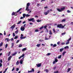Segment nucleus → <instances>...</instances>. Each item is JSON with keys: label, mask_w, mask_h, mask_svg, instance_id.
<instances>
[{"label": "nucleus", "mask_w": 73, "mask_h": 73, "mask_svg": "<svg viewBox=\"0 0 73 73\" xmlns=\"http://www.w3.org/2000/svg\"><path fill=\"white\" fill-rule=\"evenodd\" d=\"M57 27V28H62V29L64 28V25H62V24H58Z\"/></svg>", "instance_id": "nucleus-1"}, {"label": "nucleus", "mask_w": 73, "mask_h": 73, "mask_svg": "<svg viewBox=\"0 0 73 73\" xmlns=\"http://www.w3.org/2000/svg\"><path fill=\"white\" fill-rule=\"evenodd\" d=\"M65 34H66V33H62V35H63H63H64Z\"/></svg>", "instance_id": "nucleus-43"}, {"label": "nucleus", "mask_w": 73, "mask_h": 73, "mask_svg": "<svg viewBox=\"0 0 73 73\" xmlns=\"http://www.w3.org/2000/svg\"><path fill=\"white\" fill-rule=\"evenodd\" d=\"M69 44V42H68L66 43V45H68V44Z\"/></svg>", "instance_id": "nucleus-50"}, {"label": "nucleus", "mask_w": 73, "mask_h": 73, "mask_svg": "<svg viewBox=\"0 0 73 73\" xmlns=\"http://www.w3.org/2000/svg\"><path fill=\"white\" fill-rule=\"evenodd\" d=\"M70 68H69L68 69V70H67V72H69V71H70Z\"/></svg>", "instance_id": "nucleus-40"}, {"label": "nucleus", "mask_w": 73, "mask_h": 73, "mask_svg": "<svg viewBox=\"0 0 73 73\" xmlns=\"http://www.w3.org/2000/svg\"><path fill=\"white\" fill-rule=\"evenodd\" d=\"M50 54V53H48L47 54V56H49Z\"/></svg>", "instance_id": "nucleus-64"}, {"label": "nucleus", "mask_w": 73, "mask_h": 73, "mask_svg": "<svg viewBox=\"0 0 73 73\" xmlns=\"http://www.w3.org/2000/svg\"><path fill=\"white\" fill-rule=\"evenodd\" d=\"M35 31L36 32H38L39 31H38V29H36L35 30Z\"/></svg>", "instance_id": "nucleus-53"}, {"label": "nucleus", "mask_w": 73, "mask_h": 73, "mask_svg": "<svg viewBox=\"0 0 73 73\" xmlns=\"http://www.w3.org/2000/svg\"><path fill=\"white\" fill-rule=\"evenodd\" d=\"M26 37H20V38L21 39H24V38H26Z\"/></svg>", "instance_id": "nucleus-29"}, {"label": "nucleus", "mask_w": 73, "mask_h": 73, "mask_svg": "<svg viewBox=\"0 0 73 73\" xmlns=\"http://www.w3.org/2000/svg\"><path fill=\"white\" fill-rule=\"evenodd\" d=\"M23 45L22 44H20L19 46V48H21V47H22V46Z\"/></svg>", "instance_id": "nucleus-28"}, {"label": "nucleus", "mask_w": 73, "mask_h": 73, "mask_svg": "<svg viewBox=\"0 0 73 73\" xmlns=\"http://www.w3.org/2000/svg\"><path fill=\"white\" fill-rule=\"evenodd\" d=\"M54 60H55V61L56 62H58V60L57 58H54Z\"/></svg>", "instance_id": "nucleus-9"}, {"label": "nucleus", "mask_w": 73, "mask_h": 73, "mask_svg": "<svg viewBox=\"0 0 73 73\" xmlns=\"http://www.w3.org/2000/svg\"><path fill=\"white\" fill-rule=\"evenodd\" d=\"M44 72H46V73H48L49 70L48 69H46L44 70Z\"/></svg>", "instance_id": "nucleus-11"}, {"label": "nucleus", "mask_w": 73, "mask_h": 73, "mask_svg": "<svg viewBox=\"0 0 73 73\" xmlns=\"http://www.w3.org/2000/svg\"><path fill=\"white\" fill-rule=\"evenodd\" d=\"M53 31L54 33H55V32H56V31H55V29H53Z\"/></svg>", "instance_id": "nucleus-47"}, {"label": "nucleus", "mask_w": 73, "mask_h": 73, "mask_svg": "<svg viewBox=\"0 0 73 73\" xmlns=\"http://www.w3.org/2000/svg\"><path fill=\"white\" fill-rule=\"evenodd\" d=\"M66 21V19H63L62 21H61V22H65V21Z\"/></svg>", "instance_id": "nucleus-24"}, {"label": "nucleus", "mask_w": 73, "mask_h": 73, "mask_svg": "<svg viewBox=\"0 0 73 73\" xmlns=\"http://www.w3.org/2000/svg\"><path fill=\"white\" fill-rule=\"evenodd\" d=\"M65 7L61 8L60 9V10H61V11H64V10L65 9Z\"/></svg>", "instance_id": "nucleus-13"}, {"label": "nucleus", "mask_w": 73, "mask_h": 73, "mask_svg": "<svg viewBox=\"0 0 73 73\" xmlns=\"http://www.w3.org/2000/svg\"><path fill=\"white\" fill-rule=\"evenodd\" d=\"M3 42H1L0 44V46L1 47L3 45Z\"/></svg>", "instance_id": "nucleus-25"}, {"label": "nucleus", "mask_w": 73, "mask_h": 73, "mask_svg": "<svg viewBox=\"0 0 73 73\" xmlns=\"http://www.w3.org/2000/svg\"><path fill=\"white\" fill-rule=\"evenodd\" d=\"M48 8V6H46L44 7V9H47Z\"/></svg>", "instance_id": "nucleus-60"}, {"label": "nucleus", "mask_w": 73, "mask_h": 73, "mask_svg": "<svg viewBox=\"0 0 73 73\" xmlns=\"http://www.w3.org/2000/svg\"><path fill=\"white\" fill-rule=\"evenodd\" d=\"M58 71H55L54 72V73H58Z\"/></svg>", "instance_id": "nucleus-56"}, {"label": "nucleus", "mask_w": 73, "mask_h": 73, "mask_svg": "<svg viewBox=\"0 0 73 73\" xmlns=\"http://www.w3.org/2000/svg\"><path fill=\"white\" fill-rule=\"evenodd\" d=\"M46 12L47 13H49L50 12V10H47Z\"/></svg>", "instance_id": "nucleus-39"}, {"label": "nucleus", "mask_w": 73, "mask_h": 73, "mask_svg": "<svg viewBox=\"0 0 73 73\" xmlns=\"http://www.w3.org/2000/svg\"><path fill=\"white\" fill-rule=\"evenodd\" d=\"M32 72H35V70H34V68H32V70H31Z\"/></svg>", "instance_id": "nucleus-36"}, {"label": "nucleus", "mask_w": 73, "mask_h": 73, "mask_svg": "<svg viewBox=\"0 0 73 73\" xmlns=\"http://www.w3.org/2000/svg\"><path fill=\"white\" fill-rule=\"evenodd\" d=\"M16 64L17 65H19V60L17 61V62L16 63Z\"/></svg>", "instance_id": "nucleus-15"}, {"label": "nucleus", "mask_w": 73, "mask_h": 73, "mask_svg": "<svg viewBox=\"0 0 73 73\" xmlns=\"http://www.w3.org/2000/svg\"><path fill=\"white\" fill-rule=\"evenodd\" d=\"M30 5V3H27V6H26V10H27V11H29V9H28V8H29V7Z\"/></svg>", "instance_id": "nucleus-2"}, {"label": "nucleus", "mask_w": 73, "mask_h": 73, "mask_svg": "<svg viewBox=\"0 0 73 73\" xmlns=\"http://www.w3.org/2000/svg\"><path fill=\"white\" fill-rule=\"evenodd\" d=\"M21 9H22V8H21L18 10L17 11V12H15V14H16L15 15V16H16L17 15V14H16V13H18V12H19V11H21Z\"/></svg>", "instance_id": "nucleus-3"}, {"label": "nucleus", "mask_w": 73, "mask_h": 73, "mask_svg": "<svg viewBox=\"0 0 73 73\" xmlns=\"http://www.w3.org/2000/svg\"><path fill=\"white\" fill-rule=\"evenodd\" d=\"M71 40V38H70L68 40H67V42H69V41Z\"/></svg>", "instance_id": "nucleus-31"}, {"label": "nucleus", "mask_w": 73, "mask_h": 73, "mask_svg": "<svg viewBox=\"0 0 73 73\" xmlns=\"http://www.w3.org/2000/svg\"><path fill=\"white\" fill-rule=\"evenodd\" d=\"M23 16L24 18H25V16H26V14H23Z\"/></svg>", "instance_id": "nucleus-27"}, {"label": "nucleus", "mask_w": 73, "mask_h": 73, "mask_svg": "<svg viewBox=\"0 0 73 73\" xmlns=\"http://www.w3.org/2000/svg\"><path fill=\"white\" fill-rule=\"evenodd\" d=\"M20 29L21 31H24L25 30V28L23 27V26H22L21 28Z\"/></svg>", "instance_id": "nucleus-5"}, {"label": "nucleus", "mask_w": 73, "mask_h": 73, "mask_svg": "<svg viewBox=\"0 0 73 73\" xmlns=\"http://www.w3.org/2000/svg\"><path fill=\"white\" fill-rule=\"evenodd\" d=\"M13 46H14V43H12L11 48H13Z\"/></svg>", "instance_id": "nucleus-16"}, {"label": "nucleus", "mask_w": 73, "mask_h": 73, "mask_svg": "<svg viewBox=\"0 0 73 73\" xmlns=\"http://www.w3.org/2000/svg\"><path fill=\"white\" fill-rule=\"evenodd\" d=\"M24 59V58H22V59H21L20 60L19 62L21 64H23V61Z\"/></svg>", "instance_id": "nucleus-6"}, {"label": "nucleus", "mask_w": 73, "mask_h": 73, "mask_svg": "<svg viewBox=\"0 0 73 73\" xmlns=\"http://www.w3.org/2000/svg\"><path fill=\"white\" fill-rule=\"evenodd\" d=\"M15 26L16 25L15 24H14L10 27V28L12 29H13L15 28Z\"/></svg>", "instance_id": "nucleus-7"}, {"label": "nucleus", "mask_w": 73, "mask_h": 73, "mask_svg": "<svg viewBox=\"0 0 73 73\" xmlns=\"http://www.w3.org/2000/svg\"><path fill=\"white\" fill-rule=\"evenodd\" d=\"M8 44H6L5 45V48H6V49L7 48V47H8Z\"/></svg>", "instance_id": "nucleus-38"}, {"label": "nucleus", "mask_w": 73, "mask_h": 73, "mask_svg": "<svg viewBox=\"0 0 73 73\" xmlns=\"http://www.w3.org/2000/svg\"><path fill=\"white\" fill-rule=\"evenodd\" d=\"M17 38H18V36H15L14 38V39H17Z\"/></svg>", "instance_id": "nucleus-34"}, {"label": "nucleus", "mask_w": 73, "mask_h": 73, "mask_svg": "<svg viewBox=\"0 0 73 73\" xmlns=\"http://www.w3.org/2000/svg\"><path fill=\"white\" fill-rule=\"evenodd\" d=\"M66 53V51H64V52H63L62 54V56H64V54H65V53Z\"/></svg>", "instance_id": "nucleus-21"}, {"label": "nucleus", "mask_w": 73, "mask_h": 73, "mask_svg": "<svg viewBox=\"0 0 73 73\" xmlns=\"http://www.w3.org/2000/svg\"><path fill=\"white\" fill-rule=\"evenodd\" d=\"M4 35H5H5H6V33L5 32V31L4 32Z\"/></svg>", "instance_id": "nucleus-55"}, {"label": "nucleus", "mask_w": 73, "mask_h": 73, "mask_svg": "<svg viewBox=\"0 0 73 73\" xmlns=\"http://www.w3.org/2000/svg\"><path fill=\"white\" fill-rule=\"evenodd\" d=\"M56 69V66H55V67H54V68H53V69L54 70H55V69Z\"/></svg>", "instance_id": "nucleus-52"}, {"label": "nucleus", "mask_w": 73, "mask_h": 73, "mask_svg": "<svg viewBox=\"0 0 73 73\" xmlns=\"http://www.w3.org/2000/svg\"><path fill=\"white\" fill-rule=\"evenodd\" d=\"M44 13V15H47L48 14V13L46 12H45V13Z\"/></svg>", "instance_id": "nucleus-22"}, {"label": "nucleus", "mask_w": 73, "mask_h": 73, "mask_svg": "<svg viewBox=\"0 0 73 73\" xmlns=\"http://www.w3.org/2000/svg\"><path fill=\"white\" fill-rule=\"evenodd\" d=\"M15 33H17V34L19 33V30L18 29H17L16 31H15Z\"/></svg>", "instance_id": "nucleus-18"}, {"label": "nucleus", "mask_w": 73, "mask_h": 73, "mask_svg": "<svg viewBox=\"0 0 73 73\" xmlns=\"http://www.w3.org/2000/svg\"><path fill=\"white\" fill-rule=\"evenodd\" d=\"M36 21L38 23H39V22H41V20H40L39 19H37L36 20Z\"/></svg>", "instance_id": "nucleus-20"}, {"label": "nucleus", "mask_w": 73, "mask_h": 73, "mask_svg": "<svg viewBox=\"0 0 73 73\" xmlns=\"http://www.w3.org/2000/svg\"><path fill=\"white\" fill-rule=\"evenodd\" d=\"M13 36H14V37H15V33H13Z\"/></svg>", "instance_id": "nucleus-61"}, {"label": "nucleus", "mask_w": 73, "mask_h": 73, "mask_svg": "<svg viewBox=\"0 0 73 73\" xmlns=\"http://www.w3.org/2000/svg\"><path fill=\"white\" fill-rule=\"evenodd\" d=\"M49 35H53V33H52V31H51V30H50L49 31Z\"/></svg>", "instance_id": "nucleus-12"}, {"label": "nucleus", "mask_w": 73, "mask_h": 73, "mask_svg": "<svg viewBox=\"0 0 73 73\" xmlns=\"http://www.w3.org/2000/svg\"><path fill=\"white\" fill-rule=\"evenodd\" d=\"M36 65L38 67H40L41 66V64L40 63V64H36Z\"/></svg>", "instance_id": "nucleus-8"}, {"label": "nucleus", "mask_w": 73, "mask_h": 73, "mask_svg": "<svg viewBox=\"0 0 73 73\" xmlns=\"http://www.w3.org/2000/svg\"><path fill=\"white\" fill-rule=\"evenodd\" d=\"M31 16V15H29V14H26V17H29Z\"/></svg>", "instance_id": "nucleus-32"}, {"label": "nucleus", "mask_w": 73, "mask_h": 73, "mask_svg": "<svg viewBox=\"0 0 73 73\" xmlns=\"http://www.w3.org/2000/svg\"><path fill=\"white\" fill-rule=\"evenodd\" d=\"M45 40H49V38H47L46 37H45Z\"/></svg>", "instance_id": "nucleus-57"}, {"label": "nucleus", "mask_w": 73, "mask_h": 73, "mask_svg": "<svg viewBox=\"0 0 73 73\" xmlns=\"http://www.w3.org/2000/svg\"><path fill=\"white\" fill-rule=\"evenodd\" d=\"M10 54H11V52H9L8 53V56H10Z\"/></svg>", "instance_id": "nucleus-45"}, {"label": "nucleus", "mask_w": 73, "mask_h": 73, "mask_svg": "<svg viewBox=\"0 0 73 73\" xmlns=\"http://www.w3.org/2000/svg\"><path fill=\"white\" fill-rule=\"evenodd\" d=\"M57 46V44H55L53 45V47H56V46Z\"/></svg>", "instance_id": "nucleus-41"}, {"label": "nucleus", "mask_w": 73, "mask_h": 73, "mask_svg": "<svg viewBox=\"0 0 73 73\" xmlns=\"http://www.w3.org/2000/svg\"><path fill=\"white\" fill-rule=\"evenodd\" d=\"M57 10L59 12H61V9L60 10V9H58Z\"/></svg>", "instance_id": "nucleus-37"}, {"label": "nucleus", "mask_w": 73, "mask_h": 73, "mask_svg": "<svg viewBox=\"0 0 73 73\" xmlns=\"http://www.w3.org/2000/svg\"><path fill=\"white\" fill-rule=\"evenodd\" d=\"M40 45H41V44H38L37 45H36V46H37V47H40Z\"/></svg>", "instance_id": "nucleus-23"}, {"label": "nucleus", "mask_w": 73, "mask_h": 73, "mask_svg": "<svg viewBox=\"0 0 73 73\" xmlns=\"http://www.w3.org/2000/svg\"><path fill=\"white\" fill-rule=\"evenodd\" d=\"M7 40V42H9V38H6L5 40Z\"/></svg>", "instance_id": "nucleus-30"}, {"label": "nucleus", "mask_w": 73, "mask_h": 73, "mask_svg": "<svg viewBox=\"0 0 73 73\" xmlns=\"http://www.w3.org/2000/svg\"><path fill=\"white\" fill-rule=\"evenodd\" d=\"M24 56H25L24 54H23L21 56L22 57H24Z\"/></svg>", "instance_id": "nucleus-58"}, {"label": "nucleus", "mask_w": 73, "mask_h": 73, "mask_svg": "<svg viewBox=\"0 0 73 73\" xmlns=\"http://www.w3.org/2000/svg\"><path fill=\"white\" fill-rule=\"evenodd\" d=\"M12 56H10L8 58V61H9V60L12 58Z\"/></svg>", "instance_id": "nucleus-10"}, {"label": "nucleus", "mask_w": 73, "mask_h": 73, "mask_svg": "<svg viewBox=\"0 0 73 73\" xmlns=\"http://www.w3.org/2000/svg\"><path fill=\"white\" fill-rule=\"evenodd\" d=\"M19 41H20V40H17V41L16 42L17 44V43H18V42H19Z\"/></svg>", "instance_id": "nucleus-54"}, {"label": "nucleus", "mask_w": 73, "mask_h": 73, "mask_svg": "<svg viewBox=\"0 0 73 73\" xmlns=\"http://www.w3.org/2000/svg\"><path fill=\"white\" fill-rule=\"evenodd\" d=\"M17 53L15 52L14 54H12V56H15L16 54Z\"/></svg>", "instance_id": "nucleus-17"}, {"label": "nucleus", "mask_w": 73, "mask_h": 73, "mask_svg": "<svg viewBox=\"0 0 73 73\" xmlns=\"http://www.w3.org/2000/svg\"><path fill=\"white\" fill-rule=\"evenodd\" d=\"M52 64H56V62L54 60L53 61V62H52Z\"/></svg>", "instance_id": "nucleus-49"}, {"label": "nucleus", "mask_w": 73, "mask_h": 73, "mask_svg": "<svg viewBox=\"0 0 73 73\" xmlns=\"http://www.w3.org/2000/svg\"><path fill=\"white\" fill-rule=\"evenodd\" d=\"M61 44L62 45H65V43L64 42H62L61 43Z\"/></svg>", "instance_id": "nucleus-48"}, {"label": "nucleus", "mask_w": 73, "mask_h": 73, "mask_svg": "<svg viewBox=\"0 0 73 73\" xmlns=\"http://www.w3.org/2000/svg\"><path fill=\"white\" fill-rule=\"evenodd\" d=\"M64 50V48H61L60 49V52H62V50Z\"/></svg>", "instance_id": "nucleus-33"}, {"label": "nucleus", "mask_w": 73, "mask_h": 73, "mask_svg": "<svg viewBox=\"0 0 73 73\" xmlns=\"http://www.w3.org/2000/svg\"><path fill=\"white\" fill-rule=\"evenodd\" d=\"M47 27V26L46 25L44 26V29H46Z\"/></svg>", "instance_id": "nucleus-42"}, {"label": "nucleus", "mask_w": 73, "mask_h": 73, "mask_svg": "<svg viewBox=\"0 0 73 73\" xmlns=\"http://www.w3.org/2000/svg\"><path fill=\"white\" fill-rule=\"evenodd\" d=\"M67 12L68 13H70V12H71V11H70L69 10H67Z\"/></svg>", "instance_id": "nucleus-46"}, {"label": "nucleus", "mask_w": 73, "mask_h": 73, "mask_svg": "<svg viewBox=\"0 0 73 73\" xmlns=\"http://www.w3.org/2000/svg\"><path fill=\"white\" fill-rule=\"evenodd\" d=\"M16 70V71H19V68H17Z\"/></svg>", "instance_id": "nucleus-51"}, {"label": "nucleus", "mask_w": 73, "mask_h": 73, "mask_svg": "<svg viewBox=\"0 0 73 73\" xmlns=\"http://www.w3.org/2000/svg\"><path fill=\"white\" fill-rule=\"evenodd\" d=\"M60 42L59 41L57 42V44L58 45H59V44H60Z\"/></svg>", "instance_id": "nucleus-62"}, {"label": "nucleus", "mask_w": 73, "mask_h": 73, "mask_svg": "<svg viewBox=\"0 0 73 73\" xmlns=\"http://www.w3.org/2000/svg\"><path fill=\"white\" fill-rule=\"evenodd\" d=\"M21 21H19L17 23V24H20L21 23Z\"/></svg>", "instance_id": "nucleus-35"}, {"label": "nucleus", "mask_w": 73, "mask_h": 73, "mask_svg": "<svg viewBox=\"0 0 73 73\" xmlns=\"http://www.w3.org/2000/svg\"><path fill=\"white\" fill-rule=\"evenodd\" d=\"M34 18H31L30 19H28V20L29 21H32V22H35V21L34 20Z\"/></svg>", "instance_id": "nucleus-4"}, {"label": "nucleus", "mask_w": 73, "mask_h": 73, "mask_svg": "<svg viewBox=\"0 0 73 73\" xmlns=\"http://www.w3.org/2000/svg\"><path fill=\"white\" fill-rule=\"evenodd\" d=\"M46 29V31H45V32H48V29Z\"/></svg>", "instance_id": "nucleus-59"}, {"label": "nucleus", "mask_w": 73, "mask_h": 73, "mask_svg": "<svg viewBox=\"0 0 73 73\" xmlns=\"http://www.w3.org/2000/svg\"><path fill=\"white\" fill-rule=\"evenodd\" d=\"M28 72L29 73H32V72L31 70V71H28Z\"/></svg>", "instance_id": "nucleus-63"}, {"label": "nucleus", "mask_w": 73, "mask_h": 73, "mask_svg": "<svg viewBox=\"0 0 73 73\" xmlns=\"http://www.w3.org/2000/svg\"><path fill=\"white\" fill-rule=\"evenodd\" d=\"M11 15H12V16H14V15H15V12H13L12 14Z\"/></svg>", "instance_id": "nucleus-19"}, {"label": "nucleus", "mask_w": 73, "mask_h": 73, "mask_svg": "<svg viewBox=\"0 0 73 73\" xmlns=\"http://www.w3.org/2000/svg\"><path fill=\"white\" fill-rule=\"evenodd\" d=\"M62 56V55L59 56H58V58H61Z\"/></svg>", "instance_id": "nucleus-26"}, {"label": "nucleus", "mask_w": 73, "mask_h": 73, "mask_svg": "<svg viewBox=\"0 0 73 73\" xmlns=\"http://www.w3.org/2000/svg\"><path fill=\"white\" fill-rule=\"evenodd\" d=\"M27 50V48H25L22 49V52H24V51H25Z\"/></svg>", "instance_id": "nucleus-14"}, {"label": "nucleus", "mask_w": 73, "mask_h": 73, "mask_svg": "<svg viewBox=\"0 0 73 73\" xmlns=\"http://www.w3.org/2000/svg\"><path fill=\"white\" fill-rule=\"evenodd\" d=\"M43 28H44V27L42 26V27H40L39 29H43Z\"/></svg>", "instance_id": "nucleus-44"}]
</instances>
